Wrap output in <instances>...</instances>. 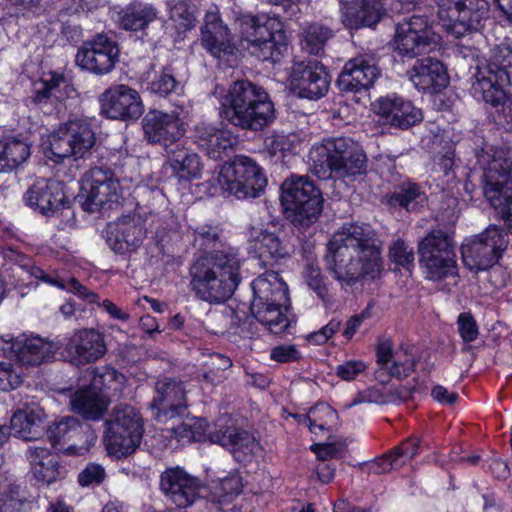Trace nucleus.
<instances>
[{
  "instance_id": "1",
  "label": "nucleus",
  "mask_w": 512,
  "mask_h": 512,
  "mask_svg": "<svg viewBox=\"0 0 512 512\" xmlns=\"http://www.w3.org/2000/svg\"><path fill=\"white\" fill-rule=\"evenodd\" d=\"M382 241L368 224H344L327 244L326 269L341 284L375 280L383 271Z\"/></svg>"
},
{
  "instance_id": "2",
  "label": "nucleus",
  "mask_w": 512,
  "mask_h": 512,
  "mask_svg": "<svg viewBox=\"0 0 512 512\" xmlns=\"http://www.w3.org/2000/svg\"><path fill=\"white\" fill-rule=\"evenodd\" d=\"M244 259L239 248L221 245L194 259L189 267V286L194 295L209 304L230 299L241 281Z\"/></svg>"
},
{
  "instance_id": "3",
  "label": "nucleus",
  "mask_w": 512,
  "mask_h": 512,
  "mask_svg": "<svg viewBox=\"0 0 512 512\" xmlns=\"http://www.w3.org/2000/svg\"><path fill=\"white\" fill-rule=\"evenodd\" d=\"M220 117L233 126L260 131L274 121L275 108L262 86L249 80H237L224 97Z\"/></svg>"
},
{
  "instance_id": "4",
  "label": "nucleus",
  "mask_w": 512,
  "mask_h": 512,
  "mask_svg": "<svg viewBox=\"0 0 512 512\" xmlns=\"http://www.w3.org/2000/svg\"><path fill=\"white\" fill-rule=\"evenodd\" d=\"M309 160L312 171L320 179L333 174L340 177L362 174L367 163L363 148L349 137L324 139L311 148Z\"/></svg>"
},
{
  "instance_id": "5",
  "label": "nucleus",
  "mask_w": 512,
  "mask_h": 512,
  "mask_svg": "<svg viewBox=\"0 0 512 512\" xmlns=\"http://www.w3.org/2000/svg\"><path fill=\"white\" fill-rule=\"evenodd\" d=\"M254 298L252 315L273 334H281L290 326L288 317L289 292L286 283L273 271L266 272L252 282Z\"/></svg>"
},
{
  "instance_id": "6",
  "label": "nucleus",
  "mask_w": 512,
  "mask_h": 512,
  "mask_svg": "<svg viewBox=\"0 0 512 512\" xmlns=\"http://www.w3.org/2000/svg\"><path fill=\"white\" fill-rule=\"evenodd\" d=\"M512 159L508 153L495 151L483 169V193L497 215L512 233Z\"/></svg>"
},
{
  "instance_id": "7",
  "label": "nucleus",
  "mask_w": 512,
  "mask_h": 512,
  "mask_svg": "<svg viewBox=\"0 0 512 512\" xmlns=\"http://www.w3.org/2000/svg\"><path fill=\"white\" fill-rule=\"evenodd\" d=\"M420 266L426 278L441 281L457 275V262L453 233L442 228L430 230L418 242Z\"/></svg>"
},
{
  "instance_id": "8",
  "label": "nucleus",
  "mask_w": 512,
  "mask_h": 512,
  "mask_svg": "<svg viewBox=\"0 0 512 512\" xmlns=\"http://www.w3.org/2000/svg\"><path fill=\"white\" fill-rule=\"evenodd\" d=\"M512 70V46L507 42L495 45L490 52L487 66L479 69L472 84L477 100L498 106L504 96L503 87L510 83Z\"/></svg>"
},
{
  "instance_id": "9",
  "label": "nucleus",
  "mask_w": 512,
  "mask_h": 512,
  "mask_svg": "<svg viewBox=\"0 0 512 512\" xmlns=\"http://www.w3.org/2000/svg\"><path fill=\"white\" fill-rule=\"evenodd\" d=\"M281 191L282 204L295 227L307 228L318 220L323 197L307 177L292 176L283 182Z\"/></svg>"
},
{
  "instance_id": "10",
  "label": "nucleus",
  "mask_w": 512,
  "mask_h": 512,
  "mask_svg": "<svg viewBox=\"0 0 512 512\" xmlns=\"http://www.w3.org/2000/svg\"><path fill=\"white\" fill-rule=\"evenodd\" d=\"M217 182L223 192L238 199L255 198L267 185L262 168L252 158L237 155L222 165Z\"/></svg>"
},
{
  "instance_id": "11",
  "label": "nucleus",
  "mask_w": 512,
  "mask_h": 512,
  "mask_svg": "<svg viewBox=\"0 0 512 512\" xmlns=\"http://www.w3.org/2000/svg\"><path fill=\"white\" fill-rule=\"evenodd\" d=\"M96 144V132L88 118H72L62 123L49 137L55 162L65 158L84 159Z\"/></svg>"
},
{
  "instance_id": "12",
  "label": "nucleus",
  "mask_w": 512,
  "mask_h": 512,
  "mask_svg": "<svg viewBox=\"0 0 512 512\" xmlns=\"http://www.w3.org/2000/svg\"><path fill=\"white\" fill-rule=\"evenodd\" d=\"M142 436V418L131 406L114 410L111 418L106 421L104 443L111 456L122 458L134 453Z\"/></svg>"
},
{
  "instance_id": "13",
  "label": "nucleus",
  "mask_w": 512,
  "mask_h": 512,
  "mask_svg": "<svg viewBox=\"0 0 512 512\" xmlns=\"http://www.w3.org/2000/svg\"><path fill=\"white\" fill-rule=\"evenodd\" d=\"M85 200L82 207L90 213L111 210L120 205L122 188L114 171L108 167L94 166L82 177Z\"/></svg>"
},
{
  "instance_id": "14",
  "label": "nucleus",
  "mask_w": 512,
  "mask_h": 512,
  "mask_svg": "<svg viewBox=\"0 0 512 512\" xmlns=\"http://www.w3.org/2000/svg\"><path fill=\"white\" fill-rule=\"evenodd\" d=\"M508 244L507 233L496 225H490L462 244L463 263L471 271L487 270L499 261Z\"/></svg>"
},
{
  "instance_id": "15",
  "label": "nucleus",
  "mask_w": 512,
  "mask_h": 512,
  "mask_svg": "<svg viewBox=\"0 0 512 512\" xmlns=\"http://www.w3.org/2000/svg\"><path fill=\"white\" fill-rule=\"evenodd\" d=\"M91 374L90 386L77 390L71 396L70 405L72 411L84 419L97 420L105 413L110 402L106 389L123 375L110 367L95 368Z\"/></svg>"
},
{
  "instance_id": "16",
  "label": "nucleus",
  "mask_w": 512,
  "mask_h": 512,
  "mask_svg": "<svg viewBox=\"0 0 512 512\" xmlns=\"http://www.w3.org/2000/svg\"><path fill=\"white\" fill-rule=\"evenodd\" d=\"M438 17L456 38L477 31L488 14L485 0H438Z\"/></svg>"
},
{
  "instance_id": "17",
  "label": "nucleus",
  "mask_w": 512,
  "mask_h": 512,
  "mask_svg": "<svg viewBox=\"0 0 512 512\" xmlns=\"http://www.w3.org/2000/svg\"><path fill=\"white\" fill-rule=\"evenodd\" d=\"M439 43L440 36L432 31L427 16L414 14L396 24L394 48L402 57L429 53Z\"/></svg>"
},
{
  "instance_id": "18",
  "label": "nucleus",
  "mask_w": 512,
  "mask_h": 512,
  "mask_svg": "<svg viewBox=\"0 0 512 512\" xmlns=\"http://www.w3.org/2000/svg\"><path fill=\"white\" fill-rule=\"evenodd\" d=\"M119 46L104 33H98L83 42L75 57L76 64L95 75L110 73L119 60Z\"/></svg>"
},
{
  "instance_id": "19",
  "label": "nucleus",
  "mask_w": 512,
  "mask_h": 512,
  "mask_svg": "<svg viewBox=\"0 0 512 512\" xmlns=\"http://www.w3.org/2000/svg\"><path fill=\"white\" fill-rule=\"evenodd\" d=\"M144 138L150 144H157L166 151L177 145L186 133L180 113L149 110L142 119Z\"/></svg>"
},
{
  "instance_id": "20",
  "label": "nucleus",
  "mask_w": 512,
  "mask_h": 512,
  "mask_svg": "<svg viewBox=\"0 0 512 512\" xmlns=\"http://www.w3.org/2000/svg\"><path fill=\"white\" fill-rule=\"evenodd\" d=\"M101 112L111 119H138L144 106L139 93L124 84L113 85L99 97Z\"/></svg>"
},
{
  "instance_id": "21",
  "label": "nucleus",
  "mask_w": 512,
  "mask_h": 512,
  "mask_svg": "<svg viewBox=\"0 0 512 512\" xmlns=\"http://www.w3.org/2000/svg\"><path fill=\"white\" fill-rule=\"evenodd\" d=\"M3 342L4 347L2 349L4 353L6 354L9 351V356L14 357L24 366H38L51 361L60 348L58 343L39 336L27 337L22 335L3 340Z\"/></svg>"
},
{
  "instance_id": "22",
  "label": "nucleus",
  "mask_w": 512,
  "mask_h": 512,
  "mask_svg": "<svg viewBox=\"0 0 512 512\" xmlns=\"http://www.w3.org/2000/svg\"><path fill=\"white\" fill-rule=\"evenodd\" d=\"M377 60L372 54H360L349 59L338 79V88L343 92L359 93L371 88L379 77Z\"/></svg>"
},
{
  "instance_id": "23",
  "label": "nucleus",
  "mask_w": 512,
  "mask_h": 512,
  "mask_svg": "<svg viewBox=\"0 0 512 512\" xmlns=\"http://www.w3.org/2000/svg\"><path fill=\"white\" fill-rule=\"evenodd\" d=\"M292 85L301 98L317 100L328 92L330 76L321 62L302 61L293 67Z\"/></svg>"
},
{
  "instance_id": "24",
  "label": "nucleus",
  "mask_w": 512,
  "mask_h": 512,
  "mask_svg": "<svg viewBox=\"0 0 512 512\" xmlns=\"http://www.w3.org/2000/svg\"><path fill=\"white\" fill-rule=\"evenodd\" d=\"M157 8L146 2L134 1L117 13V25L120 29L135 33L142 42L156 46V39L151 33L152 25L158 19Z\"/></svg>"
},
{
  "instance_id": "25",
  "label": "nucleus",
  "mask_w": 512,
  "mask_h": 512,
  "mask_svg": "<svg viewBox=\"0 0 512 512\" xmlns=\"http://www.w3.org/2000/svg\"><path fill=\"white\" fill-rule=\"evenodd\" d=\"M161 492L177 507L186 508L198 497L200 481L182 467H170L160 475Z\"/></svg>"
},
{
  "instance_id": "26",
  "label": "nucleus",
  "mask_w": 512,
  "mask_h": 512,
  "mask_svg": "<svg viewBox=\"0 0 512 512\" xmlns=\"http://www.w3.org/2000/svg\"><path fill=\"white\" fill-rule=\"evenodd\" d=\"M145 236L143 223L134 216H123L109 223L105 230L106 243L119 255L137 251Z\"/></svg>"
},
{
  "instance_id": "27",
  "label": "nucleus",
  "mask_w": 512,
  "mask_h": 512,
  "mask_svg": "<svg viewBox=\"0 0 512 512\" xmlns=\"http://www.w3.org/2000/svg\"><path fill=\"white\" fill-rule=\"evenodd\" d=\"M200 41L202 47L219 60L229 62L230 58L235 57L237 48L230 30L216 12L206 13L201 27Z\"/></svg>"
},
{
  "instance_id": "28",
  "label": "nucleus",
  "mask_w": 512,
  "mask_h": 512,
  "mask_svg": "<svg viewBox=\"0 0 512 512\" xmlns=\"http://www.w3.org/2000/svg\"><path fill=\"white\" fill-rule=\"evenodd\" d=\"M23 199L27 206L45 216L53 215L67 203L62 184L52 179L37 180Z\"/></svg>"
},
{
  "instance_id": "29",
  "label": "nucleus",
  "mask_w": 512,
  "mask_h": 512,
  "mask_svg": "<svg viewBox=\"0 0 512 512\" xmlns=\"http://www.w3.org/2000/svg\"><path fill=\"white\" fill-rule=\"evenodd\" d=\"M373 107L376 114L381 116L387 124L396 128L408 129L423 120L421 109L400 96L380 98Z\"/></svg>"
},
{
  "instance_id": "30",
  "label": "nucleus",
  "mask_w": 512,
  "mask_h": 512,
  "mask_svg": "<svg viewBox=\"0 0 512 512\" xmlns=\"http://www.w3.org/2000/svg\"><path fill=\"white\" fill-rule=\"evenodd\" d=\"M193 138L198 148L214 160L228 156L237 143V137L229 130L218 129L204 122L195 126Z\"/></svg>"
},
{
  "instance_id": "31",
  "label": "nucleus",
  "mask_w": 512,
  "mask_h": 512,
  "mask_svg": "<svg viewBox=\"0 0 512 512\" xmlns=\"http://www.w3.org/2000/svg\"><path fill=\"white\" fill-rule=\"evenodd\" d=\"M157 395L152 407L159 410L158 416L173 418L182 415L187 409V398L184 384L181 380L164 377L155 383Z\"/></svg>"
},
{
  "instance_id": "32",
  "label": "nucleus",
  "mask_w": 512,
  "mask_h": 512,
  "mask_svg": "<svg viewBox=\"0 0 512 512\" xmlns=\"http://www.w3.org/2000/svg\"><path fill=\"white\" fill-rule=\"evenodd\" d=\"M65 351L76 364L94 362L106 352L104 337L94 329L78 330L69 338Z\"/></svg>"
},
{
  "instance_id": "33",
  "label": "nucleus",
  "mask_w": 512,
  "mask_h": 512,
  "mask_svg": "<svg viewBox=\"0 0 512 512\" xmlns=\"http://www.w3.org/2000/svg\"><path fill=\"white\" fill-rule=\"evenodd\" d=\"M248 240L251 248L264 265H273L289 255L288 244L279 234L268 229L251 226Z\"/></svg>"
},
{
  "instance_id": "34",
  "label": "nucleus",
  "mask_w": 512,
  "mask_h": 512,
  "mask_svg": "<svg viewBox=\"0 0 512 512\" xmlns=\"http://www.w3.org/2000/svg\"><path fill=\"white\" fill-rule=\"evenodd\" d=\"M41 85L35 90L32 100L44 113L51 112L49 106L60 110L61 103L75 92L68 78L58 72H50Z\"/></svg>"
},
{
  "instance_id": "35",
  "label": "nucleus",
  "mask_w": 512,
  "mask_h": 512,
  "mask_svg": "<svg viewBox=\"0 0 512 512\" xmlns=\"http://www.w3.org/2000/svg\"><path fill=\"white\" fill-rule=\"evenodd\" d=\"M407 74L415 87L423 91H438L448 84L444 65L429 57L417 61Z\"/></svg>"
},
{
  "instance_id": "36",
  "label": "nucleus",
  "mask_w": 512,
  "mask_h": 512,
  "mask_svg": "<svg viewBox=\"0 0 512 512\" xmlns=\"http://www.w3.org/2000/svg\"><path fill=\"white\" fill-rule=\"evenodd\" d=\"M13 276H17L18 279L13 283L14 285L24 284L26 274H30L36 279H40L46 283L56 286L62 290L74 293L79 298L87 301L88 303H97L99 300L98 295L90 291L87 287L83 286L76 278L71 277L69 279L53 278L46 274L44 270L39 267L32 266L29 269H25L23 266L16 265L11 268Z\"/></svg>"
},
{
  "instance_id": "37",
  "label": "nucleus",
  "mask_w": 512,
  "mask_h": 512,
  "mask_svg": "<svg viewBox=\"0 0 512 512\" xmlns=\"http://www.w3.org/2000/svg\"><path fill=\"white\" fill-rule=\"evenodd\" d=\"M383 12L382 0H356L342 8V22L346 28L359 29L376 25Z\"/></svg>"
},
{
  "instance_id": "38",
  "label": "nucleus",
  "mask_w": 512,
  "mask_h": 512,
  "mask_svg": "<svg viewBox=\"0 0 512 512\" xmlns=\"http://www.w3.org/2000/svg\"><path fill=\"white\" fill-rule=\"evenodd\" d=\"M44 411L26 407L18 409L11 417L8 428L15 436L27 441L37 440L45 432Z\"/></svg>"
},
{
  "instance_id": "39",
  "label": "nucleus",
  "mask_w": 512,
  "mask_h": 512,
  "mask_svg": "<svg viewBox=\"0 0 512 512\" xmlns=\"http://www.w3.org/2000/svg\"><path fill=\"white\" fill-rule=\"evenodd\" d=\"M284 24L280 20V27L277 30H268L253 42L248 48L251 54L261 61L277 63L287 51L288 40L284 31Z\"/></svg>"
},
{
  "instance_id": "40",
  "label": "nucleus",
  "mask_w": 512,
  "mask_h": 512,
  "mask_svg": "<svg viewBox=\"0 0 512 512\" xmlns=\"http://www.w3.org/2000/svg\"><path fill=\"white\" fill-rule=\"evenodd\" d=\"M26 454L31 465V472L38 482L48 485L58 478L57 457L49 449L30 446Z\"/></svg>"
},
{
  "instance_id": "41",
  "label": "nucleus",
  "mask_w": 512,
  "mask_h": 512,
  "mask_svg": "<svg viewBox=\"0 0 512 512\" xmlns=\"http://www.w3.org/2000/svg\"><path fill=\"white\" fill-rule=\"evenodd\" d=\"M237 23L241 39L250 46L263 34H267L268 30H277L280 27V18L266 14L245 13L237 18Z\"/></svg>"
},
{
  "instance_id": "42",
  "label": "nucleus",
  "mask_w": 512,
  "mask_h": 512,
  "mask_svg": "<svg viewBox=\"0 0 512 512\" xmlns=\"http://www.w3.org/2000/svg\"><path fill=\"white\" fill-rule=\"evenodd\" d=\"M168 164L175 176L179 179L189 180L200 177L202 164L200 157L179 143L166 151Z\"/></svg>"
},
{
  "instance_id": "43",
  "label": "nucleus",
  "mask_w": 512,
  "mask_h": 512,
  "mask_svg": "<svg viewBox=\"0 0 512 512\" xmlns=\"http://www.w3.org/2000/svg\"><path fill=\"white\" fill-rule=\"evenodd\" d=\"M333 35L332 29L320 22L306 23L299 33L301 49L311 55H321Z\"/></svg>"
},
{
  "instance_id": "44",
  "label": "nucleus",
  "mask_w": 512,
  "mask_h": 512,
  "mask_svg": "<svg viewBox=\"0 0 512 512\" xmlns=\"http://www.w3.org/2000/svg\"><path fill=\"white\" fill-rule=\"evenodd\" d=\"M377 362L388 368L389 374L396 378H405L410 375L415 367V360L406 357L404 360L392 351L389 341L380 343L377 347Z\"/></svg>"
},
{
  "instance_id": "45",
  "label": "nucleus",
  "mask_w": 512,
  "mask_h": 512,
  "mask_svg": "<svg viewBox=\"0 0 512 512\" xmlns=\"http://www.w3.org/2000/svg\"><path fill=\"white\" fill-rule=\"evenodd\" d=\"M30 155L27 143L8 138L0 140V173L9 172L25 162Z\"/></svg>"
},
{
  "instance_id": "46",
  "label": "nucleus",
  "mask_w": 512,
  "mask_h": 512,
  "mask_svg": "<svg viewBox=\"0 0 512 512\" xmlns=\"http://www.w3.org/2000/svg\"><path fill=\"white\" fill-rule=\"evenodd\" d=\"M387 204L392 208H403L408 212L415 211L425 200L419 185L411 182L400 184L394 192L385 196Z\"/></svg>"
},
{
  "instance_id": "47",
  "label": "nucleus",
  "mask_w": 512,
  "mask_h": 512,
  "mask_svg": "<svg viewBox=\"0 0 512 512\" xmlns=\"http://www.w3.org/2000/svg\"><path fill=\"white\" fill-rule=\"evenodd\" d=\"M82 432L80 421L73 416H66L58 421L53 422L47 428V436L55 448L63 449Z\"/></svg>"
},
{
  "instance_id": "48",
  "label": "nucleus",
  "mask_w": 512,
  "mask_h": 512,
  "mask_svg": "<svg viewBox=\"0 0 512 512\" xmlns=\"http://www.w3.org/2000/svg\"><path fill=\"white\" fill-rule=\"evenodd\" d=\"M207 422L202 418H187L180 425L172 428L171 436L182 445L201 442L206 437Z\"/></svg>"
},
{
  "instance_id": "49",
  "label": "nucleus",
  "mask_w": 512,
  "mask_h": 512,
  "mask_svg": "<svg viewBox=\"0 0 512 512\" xmlns=\"http://www.w3.org/2000/svg\"><path fill=\"white\" fill-rule=\"evenodd\" d=\"M232 366L229 357L215 353L209 357L204 364V371L201 374V380L210 385H218L225 379V371Z\"/></svg>"
},
{
  "instance_id": "50",
  "label": "nucleus",
  "mask_w": 512,
  "mask_h": 512,
  "mask_svg": "<svg viewBox=\"0 0 512 512\" xmlns=\"http://www.w3.org/2000/svg\"><path fill=\"white\" fill-rule=\"evenodd\" d=\"M337 418V412L327 404H318L309 410L307 415L302 416L299 422H303L312 433H316V429L324 431L328 429V425Z\"/></svg>"
},
{
  "instance_id": "51",
  "label": "nucleus",
  "mask_w": 512,
  "mask_h": 512,
  "mask_svg": "<svg viewBox=\"0 0 512 512\" xmlns=\"http://www.w3.org/2000/svg\"><path fill=\"white\" fill-rule=\"evenodd\" d=\"M193 242L194 245L208 251L219 249L221 245H227L221 242V229L211 225L196 227L193 231Z\"/></svg>"
},
{
  "instance_id": "52",
  "label": "nucleus",
  "mask_w": 512,
  "mask_h": 512,
  "mask_svg": "<svg viewBox=\"0 0 512 512\" xmlns=\"http://www.w3.org/2000/svg\"><path fill=\"white\" fill-rule=\"evenodd\" d=\"M303 277L308 287L324 302L329 303L331 297L324 282V277L319 267L308 264L303 272Z\"/></svg>"
},
{
  "instance_id": "53",
  "label": "nucleus",
  "mask_w": 512,
  "mask_h": 512,
  "mask_svg": "<svg viewBox=\"0 0 512 512\" xmlns=\"http://www.w3.org/2000/svg\"><path fill=\"white\" fill-rule=\"evenodd\" d=\"M148 89L156 95L165 97L171 93H176L181 87L170 70L165 68L149 83Z\"/></svg>"
},
{
  "instance_id": "54",
  "label": "nucleus",
  "mask_w": 512,
  "mask_h": 512,
  "mask_svg": "<svg viewBox=\"0 0 512 512\" xmlns=\"http://www.w3.org/2000/svg\"><path fill=\"white\" fill-rule=\"evenodd\" d=\"M169 15L177 28L181 30L190 29L195 21L193 12L190 11L184 0H171L169 2Z\"/></svg>"
},
{
  "instance_id": "55",
  "label": "nucleus",
  "mask_w": 512,
  "mask_h": 512,
  "mask_svg": "<svg viewBox=\"0 0 512 512\" xmlns=\"http://www.w3.org/2000/svg\"><path fill=\"white\" fill-rule=\"evenodd\" d=\"M390 260L406 270L414 266V252L403 240H396L389 248Z\"/></svg>"
},
{
  "instance_id": "56",
  "label": "nucleus",
  "mask_w": 512,
  "mask_h": 512,
  "mask_svg": "<svg viewBox=\"0 0 512 512\" xmlns=\"http://www.w3.org/2000/svg\"><path fill=\"white\" fill-rule=\"evenodd\" d=\"M106 478V472L102 465L89 463L78 474V483L82 487L96 486L103 483Z\"/></svg>"
},
{
  "instance_id": "57",
  "label": "nucleus",
  "mask_w": 512,
  "mask_h": 512,
  "mask_svg": "<svg viewBox=\"0 0 512 512\" xmlns=\"http://www.w3.org/2000/svg\"><path fill=\"white\" fill-rule=\"evenodd\" d=\"M458 332L465 343L473 342L478 338L479 328L475 318L470 312H463L457 318Z\"/></svg>"
},
{
  "instance_id": "58",
  "label": "nucleus",
  "mask_w": 512,
  "mask_h": 512,
  "mask_svg": "<svg viewBox=\"0 0 512 512\" xmlns=\"http://www.w3.org/2000/svg\"><path fill=\"white\" fill-rule=\"evenodd\" d=\"M405 461L399 460L393 453L390 451L389 453L376 458L367 464L368 470L374 474H384L388 473L393 469L400 468Z\"/></svg>"
},
{
  "instance_id": "59",
  "label": "nucleus",
  "mask_w": 512,
  "mask_h": 512,
  "mask_svg": "<svg viewBox=\"0 0 512 512\" xmlns=\"http://www.w3.org/2000/svg\"><path fill=\"white\" fill-rule=\"evenodd\" d=\"M218 497H229L240 494L242 490L241 479L236 474H229L220 479L213 487Z\"/></svg>"
},
{
  "instance_id": "60",
  "label": "nucleus",
  "mask_w": 512,
  "mask_h": 512,
  "mask_svg": "<svg viewBox=\"0 0 512 512\" xmlns=\"http://www.w3.org/2000/svg\"><path fill=\"white\" fill-rule=\"evenodd\" d=\"M23 505L24 500L19 496L18 487L0 491V512H20Z\"/></svg>"
},
{
  "instance_id": "61",
  "label": "nucleus",
  "mask_w": 512,
  "mask_h": 512,
  "mask_svg": "<svg viewBox=\"0 0 512 512\" xmlns=\"http://www.w3.org/2000/svg\"><path fill=\"white\" fill-rule=\"evenodd\" d=\"M21 383L22 377L12 364L0 362V390L10 391L20 386Z\"/></svg>"
},
{
  "instance_id": "62",
  "label": "nucleus",
  "mask_w": 512,
  "mask_h": 512,
  "mask_svg": "<svg viewBox=\"0 0 512 512\" xmlns=\"http://www.w3.org/2000/svg\"><path fill=\"white\" fill-rule=\"evenodd\" d=\"M238 430L239 429L232 426H219L209 432L208 438L212 443H217L230 451L235 437H237Z\"/></svg>"
},
{
  "instance_id": "63",
  "label": "nucleus",
  "mask_w": 512,
  "mask_h": 512,
  "mask_svg": "<svg viewBox=\"0 0 512 512\" xmlns=\"http://www.w3.org/2000/svg\"><path fill=\"white\" fill-rule=\"evenodd\" d=\"M366 368L367 365L361 360H348L336 367L335 374L342 380L351 381L363 373Z\"/></svg>"
},
{
  "instance_id": "64",
  "label": "nucleus",
  "mask_w": 512,
  "mask_h": 512,
  "mask_svg": "<svg viewBox=\"0 0 512 512\" xmlns=\"http://www.w3.org/2000/svg\"><path fill=\"white\" fill-rule=\"evenodd\" d=\"M341 328V321L331 319L325 326L318 331L312 332L307 336V340L315 345L325 344Z\"/></svg>"
}]
</instances>
